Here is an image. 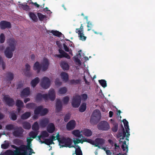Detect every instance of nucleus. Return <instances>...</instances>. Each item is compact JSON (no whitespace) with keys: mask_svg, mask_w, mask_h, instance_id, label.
<instances>
[{"mask_svg":"<svg viewBox=\"0 0 155 155\" xmlns=\"http://www.w3.org/2000/svg\"><path fill=\"white\" fill-rule=\"evenodd\" d=\"M123 121L124 123L125 131L123 126L121 125L122 130H119L117 133V136L118 138H119L120 142L123 143L121 147L123 151H126L127 152L128 151V147L126 144V140L128 141V138L130 135V129L128 125V122L125 119H123Z\"/></svg>","mask_w":155,"mask_h":155,"instance_id":"nucleus-1","label":"nucleus"},{"mask_svg":"<svg viewBox=\"0 0 155 155\" xmlns=\"http://www.w3.org/2000/svg\"><path fill=\"white\" fill-rule=\"evenodd\" d=\"M31 143H28L27 145H22L20 146L19 149L23 152V155H31L32 153H35L33 150L31 148Z\"/></svg>","mask_w":155,"mask_h":155,"instance_id":"nucleus-2","label":"nucleus"},{"mask_svg":"<svg viewBox=\"0 0 155 155\" xmlns=\"http://www.w3.org/2000/svg\"><path fill=\"white\" fill-rule=\"evenodd\" d=\"M101 114L100 111L98 110H95L91 115L90 122L94 124H96L100 120Z\"/></svg>","mask_w":155,"mask_h":155,"instance_id":"nucleus-3","label":"nucleus"},{"mask_svg":"<svg viewBox=\"0 0 155 155\" xmlns=\"http://www.w3.org/2000/svg\"><path fill=\"white\" fill-rule=\"evenodd\" d=\"M72 142V140L69 137L67 138L64 137H62L60 143H64V145H62V147H68L70 148L74 147L75 148V147L74 145H71Z\"/></svg>","mask_w":155,"mask_h":155,"instance_id":"nucleus-4","label":"nucleus"},{"mask_svg":"<svg viewBox=\"0 0 155 155\" xmlns=\"http://www.w3.org/2000/svg\"><path fill=\"white\" fill-rule=\"evenodd\" d=\"M42 96L43 98L45 100H48L49 98L51 101H54L55 98V92L53 89L49 90L48 94H42Z\"/></svg>","mask_w":155,"mask_h":155,"instance_id":"nucleus-5","label":"nucleus"},{"mask_svg":"<svg viewBox=\"0 0 155 155\" xmlns=\"http://www.w3.org/2000/svg\"><path fill=\"white\" fill-rule=\"evenodd\" d=\"M81 97L80 95H76L73 96L71 103L72 106L74 107H78L81 103Z\"/></svg>","mask_w":155,"mask_h":155,"instance_id":"nucleus-6","label":"nucleus"},{"mask_svg":"<svg viewBox=\"0 0 155 155\" xmlns=\"http://www.w3.org/2000/svg\"><path fill=\"white\" fill-rule=\"evenodd\" d=\"M104 143V139L97 138L95 140L94 146L95 147H98L100 148L104 149L107 153V148L106 147H104L102 146Z\"/></svg>","mask_w":155,"mask_h":155,"instance_id":"nucleus-7","label":"nucleus"},{"mask_svg":"<svg viewBox=\"0 0 155 155\" xmlns=\"http://www.w3.org/2000/svg\"><path fill=\"white\" fill-rule=\"evenodd\" d=\"M50 85V81L49 78L45 77L43 78L41 83V87L43 88L46 89L49 87Z\"/></svg>","mask_w":155,"mask_h":155,"instance_id":"nucleus-8","label":"nucleus"},{"mask_svg":"<svg viewBox=\"0 0 155 155\" xmlns=\"http://www.w3.org/2000/svg\"><path fill=\"white\" fill-rule=\"evenodd\" d=\"M24 130L21 127H16L13 132V135L15 137H21L22 136Z\"/></svg>","mask_w":155,"mask_h":155,"instance_id":"nucleus-9","label":"nucleus"},{"mask_svg":"<svg viewBox=\"0 0 155 155\" xmlns=\"http://www.w3.org/2000/svg\"><path fill=\"white\" fill-rule=\"evenodd\" d=\"M12 28V25L10 22L6 21H2L0 22V28L4 30L6 28Z\"/></svg>","mask_w":155,"mask_h":155,"instance_id":"nucleus-10","label":"nucleus"},{"mask_svg":"<svg viewBox=\"0 0 155 155\" xmlns=\"http://www.w3.org/2000/svg\"><path fill=\"white\" fill-rule=\"evenodd\" d=\"M3 100L9 106L12 107L15 104L14 100L10 98L8 95H5L3 98Z\"/></svg>","mask_w":155,"mask_h":155,"instance_id":"nucleus-11","label":"nucleus"},{"mask_svg":"<svg viewBox=\"0 0 155 155\" xmlns=\"http://www.w3.org/2000/svg\"><path fill=\"white\" fill-rule=\"evenodd\" d=\"M58 51L60 54H56L55 55V57L60 58H62L64 57L68 59H70V56L67 53L65 52L63 50L61 49V48H59L58 49Z\"/></svg>","mask_w":155,"mask_h":155,"instance_id":"nucleus-12","label":"nucleus"},{"mask_svg":"<svg viewBox=\"0 0 155 155\" xmlns=\"http://www.w3.org/2000/svg\"><path fill=\"white\" fill-rule=\"evenodd\" d=\"M15 49H12L10 47H7L4 53L5 56L8 58H11L13 55V52Z\"/></svg>","mask_w":155,"mask_h":155,"instance_id":"nucleus-13","label":"nucleus"},{"mask_svg":"<svg viewBox=\"0 0 155 155\" xmlns=\"http://www.w3.org/2000/svg\"><path fill=\"white\" fill-rule=\"evenodd\" d=\"M7 42L9 46L8 47H10L13 50L15 49L17 42L14 38H9L7 40Z\"/></svg>","mask_w":155,"mask_h":155,"instance_id":"nucleus-14","label":"nucleus"},{"mask_svg":"<svg viewBox=\"0 0 155 155\" xmlns=\"http://www.w3.org/2000/svg\"><path fill=\"white\" fill-rule=\"evenodd\" d=\"M41 64L42 71H46L48 69L49 65V62L48 59L45 58H44Z\"/></svg>","mask_w":155,"mask_h":155,"instance_id":"nucleus-15","label":"nucleus"},{"mask_svg":"<svg viewBox=\"0 0 155 155\" xmlns=\"http://www.w3.org/2000/svg\"><path fill=\"white\" fill-rule=\"evenodd\" d=\"M76 122L74 120H71L67 124L66 128L69 130H73L75 127Z\"/></svg>","mask_w":155,"mask_h":155,"instance_id":"nucleus-16","label":"nucleus"},{"mask_svg":"<svg viewBox=\"0 0 155 155\" xmlns=\"http://www.w3.org/2000/svg\"><path fill=\"white\" fill-rule=\"evenodd\" d=\"M98 129L103 130H107V121H101L97 125Z\"/></svg>","mask_w":155,"mask_h":155,"instance_id":"nucleus-17","label":"nucleus"},{"mask_svg":"<svg viewBox=\"0 0 155 155\" xmlns=\"http://www.w3.org/2000/svg\"><path fill=\"white\" fill-rule=\"evenodd\" d=\"M110 123L112 124L113 126L112 127V130L114 132H117L118 128V123L112 119H110Z\"/></svg>","mask_w":155,"mask_h":155,"instance_id":"nucleus-18","label":"nucleus"},{"mask_svg":"<svg viewBox=\"0 0 155 155\" xmlns=\"http://www.w3.org/2000/svg\"><path fill=\"white\" fill-rule=\"evenodd\" d=\"M30 94V88L27 87L23 89L21 92V97H27Z\"/></svg>","mask_w":155,"mask_h":155,"instance_id":"nucleus-19","label":"nucleus"},{"mask_svg":"<svg viewBox=\"0 0 155 155\" xmlns=\"http://www.w3.org/2000/svg\"><path fill=\"white\" fill-rule=\"evenodd\" d=\"M14 78V74L11 72L9 71L7 72L6 74L5 79L6 81L8 82H11L12 81Z\"/></svg>","mask_w":155,"mask_h":155,"instance_id":"nucleus-20","label":"nucleus"},{"mask_svg":"<svg viewBox=\"0 0 155 155\" xmlns=\"http://www.w3.org/2000/svg\"><path fill=\"white\" fill-rule=\"evenodd\" d=\"M55 127L53 123H50L47 127V131L49 133H52L55 130Z\"/></svg>","mask_w":155,"mask_h":155,"instance_id":"nucleus-21","label":"nucleus"},{"mask_svg":"<svg viewBox=\"0 0 155 155\" xmlns=\"http://www.w3.org/2000/svg\"><path fill=\"white\" fill-rule=\"evenodd\" d=\"M62 107L61 102L59 99H57L56 100V110L57 111L60 112L61 111Z\"/></svg>","mask_w":155,"mask_h":155,"instance_id":"nucleus-22","label":"nucleus"},{"mask_svg":"<svg viewBox=\"0 0 155 155\" xmlns=\"http://www.w3.org/2000/svg\"><path fill=\"white\" fill-rule=\"evenodd\" d=\"M38 140L41 143H45L48 145H49L52 144H54V143L52 142V140H51L50 138L49 139H45L44 141H42L40 139V138L39 137Z\"/></svg>","mask_w":155,"mask_h":155,"instance_id":"nucleus-23","label":"nucleus"},{"mask_svg":"<svg viewBox=\"0 0 155 155\" xmlns=\"http://www.w3.org/2000/svg\"><path fill=\"white\" fill-rule=\"evenodd\" d=\"M41 64H40L38 61L36 62L33 66V69L34 70H37V73H39L41 69Z\"/></svg>","mask_w":155,"mask_h":155,"instance_id":"nucleus-24","label":"nucleus"},{"mask_svg":"<svg viewBox=\"0 0 155 155\" xmlns=\"http://www.w3.org/2000/svg\"><path fill=\"white\" fill-rule=\"evenodd\" d=\"M60 66L64 70H68L69 69V66L65 61H62L60 63Z\"/></svg>","mask_w":155,"mask_h":155,"instance_id":"nucleus-25","label":"nucleus"},{"mask_svg":"<svg viewBox=\"0 0 155 155\" xmlns=\"http://www.w3.org/2000/svg\"><path fill=\"white\" fill-rule=\"evenodd\" d=\"M49 121L48 119L47 118L43 119L40 121V126L42 127H45L47 125Z\"/></svg>","mask_w":155,"mask_h":155,"instance_id":"nucleus-26","label":"nucleus"},{"mask_svg":"<svg viewBox=\"0 0 155 155\" xmlns=\"http://www.w3.org/2000/svg\"><path fill=\"white\" fill-rule=\"evenodd\" d=\"M39 79L38 77H36L31 81V84L33 87H35L37 84L39 82Z\"/></svg>","mask_w":155,"mask_h":155,"instance_id":"nucleus-27","label":"nucleus"},{"mask_svg":"<svg viewBox=\"0 0 155 155\" xmlns=\"http://www.w3.org/2000/svg\"><path fill=\"white\" fill-rule=\"evenodd\" d=\"M30 69V65L28 64H25L26 72H25V74L26 76L28 77H29L31 76V74L29 72Z\"/></svg>","mask_w":155,"mask_h":155,"instance_id":"nucleus-28","label":"nucleus"},{"mask_svg":"<svg viewBox=\"0 0 155 155\" xmlns=\"http://www.w3.org/2000/svg\"><path fill=\"white\" fill-rule=\"evenodd\" d=\"M31 113L29 112H27L23 114L21 117V118L22 120H25L28 118L30 117Z\"/></svg>","mask_w":155,"mask_h":155,"instance_id":"nucleus-29","label":"nucleus"},{"mask_svg":"<svg viewBox=\"0 0 155 155\" xmlns=\"http://www.w3.org/2000/svg\"><path fill=\"white\" fill-rule=\"evenodd\" d=\"M61 76L63 80L65 82H67L68 80V74L65 72H63L61 73Z\"/></svg>","mask_w":155,"mask_h":155,"instance_id":"nucleus-30","label":"nucleus"},{"mask_svg":"<svg viewBox=\"0 0 155 155\" xmlns=\"http://www.w3.org/2000/svg\"><path fill=\"white\" fill-rule=\"evenodd\" d=\"M83 133L86 136H91L92 134L91 131L87 129H85L83 130Z\"/></svg>","mask_w":155,"mask_h":155,"instance_id":"nucleus-31","label":"nucleus"},{"mask_svg":"<svg viewBox=\"0 0 155 155\" xmlns=\"http://www.w3.org/2000/svg\"><path fill=\"white\" fill-rule=\"evenodd\" d=\"M29 15L31 18L34 21L37 22L38 20L36 15L34 13L32 12L29 13Z\"/></svg>","mask_w":155,"mask_h":155,"instance_id":"nucleus-32","label":"nucleus"},{"mask_svg":"<svg viewBox=\"0 0 155 155\" xmlns=\"http://www.w3.org/2000/svg\"><path fill=\"white\" fill-rule=\"evenodd\" d=\"M43 108L42 106H39L36 108L34 111V114L35 115L41 114L42 109Z\"/></svg>","mask_w":155,"mask_h":155,"instance_id":"nucleus-33","label":"nucleus"},{"mask_svg":"<svg viewBox=\"0 0 155 155\" xmlns=\"http://www.w3.org/2000/svg\"><path fill=\"white\" fill-rule=\"evenodd\" d=\"M87 104L86 103H83L79 108V111L81 112H84L86 110Z\"/></svg>","mask_w":155,"mask_h":155,"instance_id":"nucleus-34","label":"nucleus"},{"mask_svg":"<svg viewBox=\"0 0 155 155\" xmlns=\"http://www.w3.org/2000/svg\"><path fill=\"white\" fill-rule=\"evenodd\" d=\"M49 136V134L46 131H43L41 132V135L40 136H38V138L39 139V137L40 138V139H41V138H43V140H44V139L43 138V137H48Z\"/></svg>","mask_w":155,"mask_h":155,"instance_id":"nucleus-35","label":"nucleus"},{"mask_svg":"<svg viewBox=\"0 0 155 155\" xmlns=\"http://www.w3.org/2000/svg\"><path fill=\"white\" fill-rule=\"evenodd\" d=\"M36 106V104L33 103L27 104H26V107L29 109H32L34 108Z\"/></svg>","mask_w":155,"mask_h":155,"instance_id":"nucleus-36","label":"nucleus"},{"mask_svg":"<svg viewBox=\"0 0 155 155\" xmlns=\"http://www.w3.org/2000/svg\"><path fill=\"white\" fill-rule=\"evenodd\" d=\"M50 32L53 35L58 37H60L62 35H64L61 32L56 30H51Z\"/></svg>","mask_w":155,"mask_h":155,"instance_id":"nucleus-37","label":"nucleus"},{"mask_svg":"<svg viewBox=\"0 0 155 155\" xmlns=\"http://www.w3.org/2000/svg\"><path fill=\"white\" fill-rule=\"evenodd\" d=\"M43 96L41 93H38L37 94L35 97V100L36 101L40 102L42 100Z\"/></svg>","mask_w":155,"mask_h":155,"instance_id":"nucleus-38","label":"nucleus"},{"mask_svg":"<svg viewBox=\"0 0 155 155\" xmlns=\"http://www.w3.org/2000/svg\"><path fill=\"white\" fill-rule=\"evenodd\" d=\"M16 105L18 107H23L24 103L21 100H17L16 101Z\"/></svg>","mask_w":155,"mask_h":155,"instance_id":"nucleus-39","label":"nucleus"},{"mask_svg":"<svg viewBox=\"0 0 155 155\" xmlns=\"http://www.w3.org/2000/svg\"><path fill=\"white\" fill-rule=\"evenodd\" d=\"M23 128L25 129H29L31 127V125L30 124L27 122H25L22 124Z\"/></svg>","mask_w":155,"mask_h":155,"instance_id":"nucleus-40","label":"nucleus"},{"mask_svg":"<svg viewBox=\"0 0 155 155\" xmlns=\"http://www.w3.org/2000/svg\"><path fill=\"white\" fill-rule=\"evenodd\" d=\"M67 92V89L65 87H63L60 88L58 91V93L61 94H65Z\"/></svg>","mask_w":155,"mask_h":155,"instance_id":"nucleus-41","label":"nucleus"},{"mask_svg":"<svg viewBox=\"0 0 155 155\" xmlns=\"http://www.w3.org/2000/svg\"><path fill=\"white\" fill-rule=\"evenodd\" d=\"M72 134L75 136L78 137H81V135L79 130H75L72 131Z\"/></svg>","mask_w":155,"mask_h":155,"instance_id":"nucleus-42","label":"nucleus"},{"mask_svg":"<svg viewBox=\"0 0 155 155\" xmlns=\"http://www.w3.org/2000/svg\"><path fill=\"white\" fill-rule=\"evenodd\" d=\"M76 147H78V148L76 149L75 150L76 155H82V153L80 147L78 145H76Z\"/></svg>","mask_w":155,"mask_h":155,"instance_id":"nucleus-43","label":"nucleus"},{"mask_svg":"<svg viewBox=\"0 0 155 155\" xmlns=\"http://www.w3.org/2000/svg\"><path fill=\"white\" fill-rule=\"evenodd\" d=\"M27 3H26V4L25 5L24 4H21L20 5L21 6V8L24 10L26 11L29 10L30 9L29 6L27 4Z\"/></svg>","mask_w":155,"mask_h":155,"instance_id":"nucleus-44","label":"nucleus"},{"mask_svg":"<svg viewBox=\"0 0 155 155\" xmlns=\"http://www.w3.org/2000/svg\"><path fill=\"white\" fill-rule=\"evenodd\" d=\"M80 81L81 80L79 79L77 80L72 79L70 80V84H71L76 85L79 84L80 82Z\"/></svg>","mask_w":155,"mask_h":155,"instance_id":"nucleus-45","label":"nucleus"},{"mask_svg":"<svg viewBox=\"0 0 155 155\" xmlns=\"http://www.w3.org/2000/svg\"><path fill=\"white\" fill-rule=\"evenodd\" d=\"M32 128L34 130H38L39 129V126L38 123L37 122H35L32 126Z\"/></svg>","mask_w":155,"mask_h":155,"instance_id":"nucleus-46","label":"nucleus"},{"mask_svg":"<svg viewBox=\"0 0 155 155\" xmlns=\"http://www.w3.org/2000/svg\"><path fill=\"white\" fill-rule=\"evenodd\" d=\"M81 56V54L80 53H79L77 56H75L74 57L75 61L78 63L79 64H81V62L80 60L78 58V57Z\"/></svg>","mask_w":155,"mask_h":155,"instance_id":"nucleus-47","label":"nucleus"},{"mask_svg":"<svg viewBox=\"0 0 155 155\" xmlns=\"http://www.w3.org/2000/svg\"><path fill=\"white\" fill-rule=\"evenodd\" d=\"M99 82L100 84L104 87L107 86L106 81L104 80H99Z\"/></svg>","mask_w":155,"mask_h":155,"instance_id":"nucleus-48","label":"nucleus"},{"mask_svg":"<svg viewBox=\"0 0 155 155\" xmlns=\"http://www.w3.org/2000/svg\"><path fill=\"white\" fill-rule=\"evenodd\" d=\"M37 15L39 20L41 21H42L46 17L45 15H42L40 13H37Z\"/></svg>","mask_w":155,"mask_h":155,"instance_id":"nucleus-49","label":"nucleus"},{"mask_svg":"<svg viewBox=\"0 0 155 155\" xmlns=\"http://www.w3.org/2000/svg\"><path fill=\"white\" fill-rule=\"evenodd\" d=\"M5 128L8 130H11L15 129L14 126L12 124H8L6 126Z\"/></svg>","mask_w":155,"mask_h":155,"instance_id":"nucleus-50","label":"nucleus"},{"mask_svg":"<svg viewBox=\"0 0 155 155\" xmlns=\"http://www.w3.org/2000/svg\"><path fill=\"white\" fill-rule=\"evenodd\" d=\"M38 134L37 132H34L33 131H31L29 134V136L32 138H36Z\"/></svg>","mask_w":155,"mask_h":155,"instance_id":"nucleus-51","label":"nucleus"},{"mask_svg":"<svg viewBox=\"0 0 155 155\" xmlns=\"http://www.w3.org/2000/svg\"><path fill=\"white\" fill-rule=\"evenodd\" d=\"M5 40V37L3 33H1L0 35V43H3Z\"/></svg>","mask_w":155,"mask_h":155,"instance_id":"nucleus-52","label":"nucleus"},{"mask_svg":"<svg viewBox=\"0 0 155 155\" xmlns=\"http://www.w3.org/2000/svg\"><path fill=\"white\" fill-rule=\"evenodd\" d=\"M48 112V110L47 109L45 108L43 109H42L41 113V116H44L46 115Z\"/></svg>","mask_w":155,"mask_h":155,"instance_id":"nucleus-53","label":"nucleus"},{"mask_svg":"<svg viewBox=\"0 0 155 155\" xmlns=\"http://www.w3.org/2000/svg\"><path fill=\"white\" fill-rule=\"evenodd\" d=\"M80 96L81 97V100L82 99L83 101H85L88 97L87 94H81Z\"/></svg>","mask_w":155,"mask_h":155,"instance_id":"nucleus-54","label":"nucleus"},{"mask_svg":"<svg viewBox=\"0 0 155 155\" xmlns=\"http://www.w3.org/2000/svg\"><path fill=\"white\" fill-rule=\"evenodd\" d=\"M83 141L87 142H88V143H90V144H91L92 145H94L95 141H93L91 139H85Z\"/></svg>","mask_w":155,"mask_h":155,"instance_id":"nucleus-55","label":"nucleus"},{"mask_svg":"<svg viewBox=\"0 0 155 155\" xmlns=\"http://www.w3.org/2000/svg\"><path fill=\"white\" fill-rule=\"evenodd\" d=\"M10 116V118L11 120H15L17 119V116L15 113H12L11 114Z\"/></svg>","mask_w":155,"mask_h":155,"instance_id":"nucleus-56","label":"nucleus"},{"mask_svg":"<svg viewBox=\"0 0 155 155\" xmlns=\"http://www.w3.org/2000/svg\"><path fill=\"white\" fill-rule=\"evenodd\" d=\"M69 100V98L68 96H65L64 97L63 99V103L65 104H68Z\"/></svg>","mask_w":155,"mask_h":155,"instance_id":"nucleus-57","label":"nucleus"},{"mask_svg":"<svg viewBox=\"0 0 155 155\" xmlns=\"http://www.w3.org/2000/svg\"><path fill=\"white\" fill-rule=\"evenodd\" d=\"M78 36L79 37V39L83 41H85L87 38L86 37L84 36V34L83 33L79 35Z\"/></svg>","mask_w":155,"mask_h":155,"instance_id":"nucleus-58","label":"nucleus"},{"mask_svg":"<svg viewBox=\"0 0 155 155\" xmlns=\"http://www.w3.org/2000/svg\"><path fill=\"white\" fill-rule=\"evenodd\" d=\"M70 115L69 114H66L64 118V120L65 122H67L70 119Z\"/></svg>","mask_w":155,"mask_h":155,"instance_id":"nucleus-59","label":"nucleus"},{"mask_svg":"<svg viewBox=\"0 0 155 155\" xmlns=\"http://www.w3.org/2000/svg\"><path fill=\"white\" fill-rule=\"evenodd\" d=\"M9 145V143L8 142L6 143L2 144L1 145V147L3 149H6L8 148Z\"/></svg>","mask_w":155,"mask_h":155,"instance_id":"nucleus-60","label":"nucleus"},{"mask_svg":"<svg viewBox=\"0 0 155 155\" xmlns=\"http://www.w3.org/2000/svg\"><path fill=\"white\" fill-rule=\"evenodd\" d=\"M55 84L56 85L60 86L61 85L62 83L60 81L59 78H57L55 80Z\"/></svg>","mask_w":155,"mask_h":155,"instance_id":"nucleus-61","label":"nucleus"},{"mask_svg":"<svg viewBox=\"0 0 155 155\" xmlns=\"http://www.w3.org/2000/svg\"><path fill=\"white\" fill-rule=\"evenodd\" d=\"M87 27L88 28L87 31H89L91 30V28L93 26V25L92 23L90 21H89L87 22Z\"/></svg>","mask_w":155,"mask_h":155,"instance_id":"nucleus-62","label":"nucleus"},{"mask_svg":"<svg viewBox=\"0 0 155 155\" xmlns=\"http://www.w3.org/2000/svg\"><path fill=\"white\" fill-rule=\"evenodd\" d=\"M14 143L16 144H20L22 142V140L18 139H16L14 140Z\"/></svg>","mask_w":155,"mask_h":155,"instance_id":"nucleus-63","label":"nucleus"},{"mask_svg":"<svg viewBox=\"0 0 155 155\" xmlns=\"http://www.w3.org/2000/svg\"><path fill=\"white\" fill-rule=\"evenodd\" d=\"M59 137H60L59 134V133H58V134H57L56 135V136L55 137H56L57 140H58V142L60 143H61V140L62 139V137L60 138Z\"/></svg>","mask_w":155,"mask_h":155,"instance_id":"nucleus-64","label":"nucleus"}]
</instances>
